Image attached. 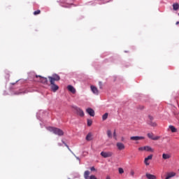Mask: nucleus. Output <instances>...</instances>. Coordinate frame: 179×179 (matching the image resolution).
Returning a JSON list of instances; mask_svg holds the SVG:
<instances>
[{
	"label": "nucleus",
	"mask_w": 179,
	"mask_h": 179,
	"mask_svg": "<svg viewBox=\"0 0 179 179\" xmlns=\"http://www.w3.org/2000/svg\"><path fill=\"white\" fill-rule=\"evenodd\" d=\"M107 118H108V113H106L104 115H103L102 120H103V121H106V120H107Z\"/></svg>",
	"instance_id": "obj_22"
},
{
	"label": "nucleus",
	"mask_w": 179,
	"mask_h": 179,
	"mask_svg": "<svg viewBox=\"0 0 179 179\" xmlns=\"http://www.w3.org/2000/svg\"><path fill=\"white\" fill-rule=\"evenodd\" d=\"M143 139H145V137H143V136H131V137H130V140L131 141H142Z\"/></svg>",
	"instance_id": "obj_12"
},
{
	"label": "nucleus",
	"mask_w": 179,
	"mask_h": 179,
	"mask_svg": "<svg viewBox=\"0 0 179 179\" xmlns=\"http://www.w3.org/2000/svg\"><path fill=\"white\" fill-rule=\"evenodd\" d=\"M176 24H179V21L176 22Z\"/></svg>",
	"instance_id": "obj_35"
},
{
	"label": "nucleus",
	"mask_w": 179,
	"mask_h": 179,
	"mask_svg": "<svg viewBox=\"0 0 179 179\" xmlns=\"http://www.w3.org/2000/svg\"><path fill=\"white\" fill-rule=\"evenodd\" d=\"M138 150H140V152H143V150H145V152H150L151 153H153V152H155V150L153 148L148 145H145L144 147H140L138 148Z\"/></svg>",
	"instance_id": "obj_2"
},
{
	"label": "nucleus",
	"mask_w": 179,
	"mask_h": 179,
	"mask_svg": "<svg viewBox=\"0 0 179 179\" xmlns=\"http://www.w3.org/2000/svg\"><path fill=\"white\" fill-rule=\"evenodd\" d=\"M113 155V152H101V156H102V157H104V159H107V157H111Z\"/></svg>",
	"instance_id": "obj_6"
},
{
	"label": "nucleus",
	"mask_w": 179,
	"mask_h": 179,
	"mask_svg": "<svg viewBox=\"0 0 179 179\" xmlns=\"http://www.w3.org/2000/svg\"><path fill=\"white\" fill-rule=\"evenodd\" d=\"M50 85H51L50 86L51 90H52L54 92H57V90L59 89V87L55 85V83H50Z\"/></svg>",
	"instance_id": "obj_10"
},
{
	"label": "nucleus",
	"mask_w": 179,
	"mask_h": 179,
	"mask_svg": "<svg viewBox=\"0 0 179 179\" xmlns=\"http://www.w3.org/2000/svg\"><path fill=\"white\" fill-rule=\"evenodd\" d=\"M145 176L148 179H157V178L156 176L150 174V173H146Z\"/></svg>",
	"instance_id": "obj_17"
},
{
	"label": "nucleus",
	"mask_w": 179,
	"mask_h": 179,
	"mask_svg": "<svg viewBox=\"0 0 179 179\" xmlns=\"http://www.w3.org/2000/svg\"><path fill=\"white\" fill-rule=\"evenodd\" d=\"M107 135H108V137L110 138V139L111 138H113V133L111 132V130L107 131Z\"/></svg>",
	"instance_id": "obj_23"
},
{
	"label": "nucleus",
	"mask_w": 179,
	"mask_h": 179,
	"mask_svg": "<svg viewBox=\"0 0 179 179\" xmlns=\"http://www.w3.org/2000/svg\"><path fill=\"white\" fill-rule=\"evenodd\" d=\"M170 157H171V155H170V154L164 153L162 155V159H164V160H167V159H170Z\"/></svg>",
	"instance_id": "obj_18"
},
{
	"label": "nucleus",
	"mask_w": 179,
	"mask_h": 179,
	"mask_svg": "<svg viewBox=\"0 0 179 179\" xmlns=\"http://www.w3.org/2000/svg\"><path fill=\"white\" fill-rule=\"evenodd\" d=\"M119 173L120 174H123L124 173V169L122 168H119Z\"/></svg>",
	"instance_id": "obj_27"
},
{
	"label": "nucleus",
	"mask_w": 179,
	"mask_h": 179,
	"mask_svg": "<svg viewBox=\"0 0 179 179\" xmlns=\"http://www.w3.org/2000/svg\"><path fill=\"white\" fill-rule=\"evenodd\" d=\"M130 176H131L132 177H134V176H135V171L134 170L130 171Z\"/></svg>",
	"instance_id": "obj_28"
},
{
	"label": "nucleus",
	"mask_w": 179,
	"mask_h": 179,
	"mask_svg": "<svg viewBox=\"0 0 179 179\" xmlns=\"http://www.w3.org/2000/svg\"><path fill=\"white\" fill-rule=\"evenodd\" d=\"M86 112L91 117H94V110L92 109V108H87Z\"/></svg>",
	"instance_id": "obj_13"
},
{
	"label": "nucleus",
	"mask_w": 179,
	"mask_h": 179,
	"mask_svg": "<svg viewBox=\"0 0 179 179\" xmlns=\"http://www.w3.org/2000/svg\"><path fill=\"white\" fill-rule=\"evenodd\" d=\"M148 118H149V120H150V121H153V120H154L153 116H152V115H149V116H148Z\"/></svg>",
	"instance_id": "obj_29"
},
{
	"label": "nucleus",
	"mask_w": 179,
	"mask_h": 179,
	"mask_svg": "<svg viewBox=\"0 0 179 179\" xmlns=\"http://www.w3.org/2000/svg\"><path fill=\"white\" fill-rule=\"evenodd\" d=\"M106 179H110V176H107V177H106Z\"/></svg>",
	"instance_id": "obj_34"
},
{
	"label": "nucleus",
	"mask_w": 179,
	"mask_h": 179,
	"mask_svg": "<svg viewBox=\"0 0 179 179\" xmlns=\"http://www.w3.org/2000/svg\"><path fill=\"white\" fill-rule=\"evenodd\" d=\"M65 146H66V148H68V149H69V146H68V145H66V143H65Z\"/></svg>",
	"instance_id": "obj_33"
},
{
	"label": "nucleus",
	"mask_w": 179,
	"mask_h": 179,
	"mask_svg": "<svg viewBox=\"0 0 179 179\" xmlns=\"http://www.w3.org/2000/svg\"><path fill=\"white\" fill-rule=\"evenodd\" d=\"M116 146L118 150H124V149H125V145L122 143H117Z\"/></svg>",
	"instance_id": "obj_11"
},
{
	"label": "nucleus",
	"mask_w": 179,
	"mask_h": 179,
	"mask_svg": "<svg viewBox=\"0 0 179 179\" xmlns=\"http://www.w3.org/2000/svg\"><path fill=\"white\" fill-rule=\"evenodd\" d=\"M64 8H68V6H63Z\"/></svg>",
	"instance_id": "obj_36"
},
{
	"label": "nucleus",
	"mask_w": 179,
	"mask_h": 179,
	"mask_svg": "<svg viewBox=\"0 0 179 179\" xmlns=\"http://www.w3.org/2000/svg\"><path fill=\"white\" fill-rule=\"evenodd\" d=\"M90 176V171H85L84 173L85 179H97V178L94 175H91Z\"/></svg>",
	"instance_id": "obj_4"
},
{
	"label": "nucleus",
	"mask_w": 179,
	"mask_h": 179,
	"mask_svg": "<svg viewBox=\"0 0 179 179\" xmlns=\"http://www.w3.org/2000/svg\"><path fill=\"white\" fill-rule=\"evenodd\" d=\"M173 10H178L179 9V4L178 3H175L173 4Z\"/></svg>",
	"instance_id": "obj_20"
},
{
	"label": "nucleus",
	"mask_w": 179,
	"mask_h": 179,
	"mask_svg": "<svg viewBox=\"0 0 179 179\" xmlns=\"http://www.w3.org/2000/svg\"><path fill=\"white\" fill-rule=\"evenodd\" d=\"M46 129H48V131H50V132H52L53 134H55V135H58V136H63L64 135V131L57 127H48L46 128Z\"/></svg>",
	"instance_id": "obj_1"
},
{
	"label": "nucleus",
	"mask_w": 179,
	"mask_h": 179,
	"mask_svg": "<svg viewBox=\"0 0 179 179\" xmlns=\"http://www.w3.org/2000/svg\"><path fill=\"white\" fill-rule=\"evenodd\" d=\"M76 159H78V160H79V157H76Z\"/></svg>",
	"instance_id": "obj_37"
},
{
	"label": "nucleus",
	"mask_w": 179,
	"mask_h": 179,
	"mask_svg": "<svg viewBox=\"0 0 179 179\" xmlns=\"http://www.w3.org/2000/svg\"><path fill=\"white\" fill-rule=\"evenodd\" d=\"M91 171H96V169L94 168V166H92L90 168Z\"/></svg>",
	"instance_id": "obj_30"
},
{
	"label": "nucleus",
	"mask_w": 179,
	"mask_h": 179,
	"mask_svg": "<svg viewBox=\"0 0 179 179\" xmlns=\"http://www.w3.org/2000/svg\"><path fill=\"white\" fill-rule=\"evenodd\" d=\"M169 129H171V132L177 131V129L176 127H174V126H173V125L169 126Z\"/></svg>",
	"instance_id": "obj_21"
},
{
	"label": "nucleus",
	"mask_w": 179,
	"mask_h": 179,
	"mask_svg": "<svg viewBox=\"0 0 179 179\" xmlns=\"http://www.w3.org/2000/svg\"><path fill=\"white\" fill-rule=\"evenodd\" d=\"M93 139V134L92 133H89L86 136L87 141H92Z\"/></svg>",
	"instance_id": "obj_19"
},
{
	"label": "nucleus",
	"mask_w": 179,
	"mask_h": 179,
	"mask_svg": "<svg viewBox=\"0 0 179 179\" xmlns=\"http://www.w3.org/2000/svg\"><path fill=\"white\" fill-rule=\"evenodd\" d=\"M48 79L50 83H55V81L58 82V80H59L61 78L59 77V76H58V74H54L52 76H49Z\"/></svg>",
	"instance_id": "obj_3"
},
{
	"label": "nucleus",
	"mask_w": 179,
	"mask_h": 179,
	"mask_svg": "<svg viewBox=\"0 0 179 179\" xmlns=\"http://www.w3.org/2000/svg\"><path fill=\"white\" fill-rule=\"evenodd\" d=\"M175 176H176V173L174 172L168 173L166 174V177L165 178V179H170L173 177H175Z\"/></svg>",
	"instance_id": "obj_16"
},
{
	"label": "nucleus",
	"mask_w": 179,
	"mask_h": 179,
	"mask_svg": "<svg viewBox=\"0 0 179 179\" xmlns=\"http://www.w3.org/2000/svg\"><path fill=\"white\" fill-rule=\"evenodd\" d=\"M91 90L94 94H99V90L97 87H94V85H91Z\"/></svg>",
	"instance_id": "obj_15"
},
{
	"label": "nucleus",
	"mask_w": 179,
	"mask_h": 179,
	"mask_svg": "<svg viewBox=\"0 0 179 179\" xmlns=\"http://www.w3.org/2000/svg\"><path fill=\"white\" fill-rule=\"evenodd\" d=\"M113 136H114L115 138L117 136V134H116V133H115V130H114Z\"/></svg>",
	"instance_id": "obj_32"
},
{
	"label": "nucleus",
	"mask_w": 179,
	"mask_h": 179,
	"mask_svg": "<svg viewBox=\"0 0 179 179\" xmlns=\"http://www.w3.org/2000/svg\"><path fill=\"white\" fill-rule=\"evenodd\" d=\"M153 159V155H150L148 157H145L144 159V163L145 166H149L150 164V162H149V160H152Z\"/></svg>",
	"instance_id": "obj_9"
},
{
	"label": "nucleus",
	"mask_w": 179,
	"mask_h": 179,
	"mask_svg": "<svg viewBox=\"0 0 179 179\" xmlns=\"http://www.w3.org/2000/svg\"><path fill=\"white\" fill-rule=\"evenodd\" d=\"M99 88H100V89H102V84H101V82H99Z\"/></svg>",
	"instance_id": "obj_31"
},
{
	"label": "nucleus",
	"mask_w": 179,
	"mask_h": 179,
	"mask_svg": "<svg viewBox=\"0 0 179 179\" xmlns=\"http://www.w3.org/2000/svg\"><path fill=\"white\" fill-rule=\"evenodd\" d=\"M93 124V121L92 120H87V126L92 127V124Z\"/></svg>",
	"instance_id": "obj_25"
},
{
	"label": "nucleus",
	"mask_w": 179,
	"mask_h": 179,
	"mask_svg": "<svg viewBox=\"0 0 179 179\" xmlns=\"http://www.w3.org/2000/svg\"><path fill=\"white\" fill-rule=\"evenodd\" d=\"M67 89L69 92H71V93H73V94H75L76 93V90L72 85L67 86Z\"/></svg>",
	"instance_id": "obj_14"
},
{
	"label": "nucleus",
	"mask_w": 179,
	"mask_h": 179,
	"mask_svg": "<svg viewBox=\"0 0 179 179\" xmlns=\"http://www.w3.org/2000/svg\"><path fill=\"white\" fill-rule=\"evenodd\" d=\"M148 124L151 127H157V124L155 122H152V121H150Z\"/></svg>",
	"instance_id": "obj_24"
},
{
	"label": "nucleus",
	"mask_w": 179,
	"mask_h": 179,
	"mask_svg": "<svg viewBox=\"0 0 179 179\" xmlns=\"http://www.w3.org/2000/svg\"><path fill=\"white\" fill-rule=\"evenodd\" d=\"M36 78H39V80H38V82H40L41 83H43V85H47L48 83V80L47 79V78H44L41 76H36Z\"/></svg>",
	"instance_id": "obj_5"
},
{
	"label": "nucleus",
	"mask_w": 179,
	"mask_h": 179,
	"mask_svg": "<svg viewBox=\"0 0 179 179\" xmlns=\"http://www.w3.org/2000/svg\"><path fill=\"white\" fill-rule=\"evenodd\" d=\"M75 110L78 115H79L80 117H85V112H83V110L78 107H76Z\"/></svg>",
	"instance_id": "obj_8"
},
{
	"label": "nucleus",
	"mask_w": 179,
	"mask_h": 179,
	"mask_svg": "<svg viewBox=\"0 0 179 179\" xmlns=\"http://www.w3.org/2000/svg\"><path fill=\"white\" fill-rule=\"evenodd\" d=\"M147 136L150 139H152V141H159V139H160V136H155V134H153V133H148Z\"/></svg>",
	"instance_id": "obj_7"
},
{
	"label": "nucleus",
	"mask_w": 179,
	"mask_h": 179,
	"mask_svg": "<svg viewBox=\"0 0 179 179\" xmlns=\"http://www.w3.org/2000/svg\"><path fill=\"white\" fill-rule=\"evenodd\" d=\"M178 15H179V13H178Z\"/></svg>",
	"instance_id": "obj_38"
},
{
	"label": "nucleus",
	"mask_w": 179,
	"mask_h": 179,
	"mask_svg": "<svg viewBox=\"0 0 179 179\" xmlns=\"http://www.w3.org/2000/svg\"><path fill=\"white\" fill-rule=\"evenodd\" d=\"M40 13H41V10H40L34 12V15H40Z\"/></svg>",
	"instance_id": "obj_26"
}]
</instances>
